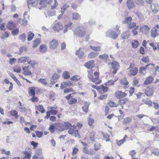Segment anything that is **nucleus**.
<instances>
[{"label":"nucleus","mask_w":159,"mask_h":159,"mask_svg":"<svg viewBox=\"0 0 159 159\" xmlns=\"http://www.w3.org/2000/svg\"><path fill=\"white\" fill-rule=\"evenodd\" d=\"M86 29L82 26H79L75 30L74 35L79 37H83L85 36L86 33Z\"/></svg>","instance_id":"f257e3e1"},{"label":"nucleus","mask_w":159,"mask_h":159,"mask_svg":"<svg viewBox=\"0 0 159 159\" xmlns=\"http://www.w3.org/2000/svg\"><path fill=\"white\" fill-rule=\"evenodd\" d=\"M58 3L57 1L56 0H54V2L53 5H51V10L49 11L46 14L45 13V16L46 17L48 16H54L56 14V11L53 10L55 9L57 6Z\"/></svg>","instance_id":"f03ea898"},{"label":"nucleus","mask_w":159,"mask_h":159,"mask_svg":"<svg viewBox=\"0 0 159 159\" xmlns=\"http://www.w3.org/2000/svg\"><path fill=\"white\" fill-rule=\"evenodd\" d=\"M88 77L90 79V80L93 82H95L99 78V73L98 72H94V75L95 77L94 78H93V72L92 70H90L89 71H88Z\"/></svg>","instance_id":"7ed1b4c3"},{"label":"nucleus","mask_w":159,"mask_h":159,"mask_svg":"<svg viewBox=\"0 0 159 159\" xmlns=\"http://www.w3.org/2000/svg\"><path fill=\"white\" fill-rule=\"evenodd\" d=\"M52 2V0H41L39 4L41 5L40 7H39L38 8L39 10H41L42 8L45 7H47L48 4H50Z\"/></svg>","instance_id":"20e7f679"},{"label":"nucleus","mask_w":159,"mask_h":159,"mask_svg":"<svg viewBox=\"0 0 159 159\" xmlns=\"http://www.w3.org/2000/svg\"><path fill=\"white\" fill-rule=\"evenodd\" d=\"M118 34L117 33L111 30H108L106 33V36L107 37L113 39H116L117 38Z\"/></svg>","instance_id":"39448f33"},{"label":"nucleus","mask_w":159,"mask_h":159,"mask_svg":"<svg viewBox=\"0 0 159 159\" xmlns=\"http://www.w3.org/2000/svg\"><path fill=\"white\" fill-rule=\"evenodd\" d=\"M38 0H27L28 7L30 11V5L35 7L37 8H38Z\"/></svg>","instance_id":"423d86ee"},{"label":"nucleus","mask_w":159,"mask_h":159,"mask_svg":"<svg viewBox=\"0 0 159 159\" xmlns=\"http://www.w3.org/2000/svg\"><path fill=\"white\" fill-rule=\"evenodd\" d=\"M63 29V26L61 23L58 22L56 23L52 27V29L55 32H59Z\"/></svg>","instance_id":"0eeeda50"},{"label":"nucleus","mask_w":159,"mask_h":159,"mask_svg":"<svg viewBox=\"0 0 159 159\" xmlns=\"http://www.w3.org/2000/svg\"><path fill=\"white\" fill-rule=\"evenodd\" d=\"M49 47L52 49H54L57 48L58 46V42L55 39H53L49 42Z\"/></svg>","instance_id":"6e6552de"},{"label":"nucleus","mask_w":159,"mask_h":159,"mask_svg":"<svg viewBox=\"0 0 159 159\" xmlns=\"http://www.w3.org/2000/svg\"><path fill=\"white\" fill-rule=\"evenodd\" d=\"M116 97L118 99L126 97L127 94L125 92H123L122 91L118 90L115 93Z\"/></svg>","instance_id":"1a4fd4ad"},{"label":"nucleus","mask_w":159,"mask_h":159,"mask_svg":"<svg viewBox=\"0 0 159 159\" xmlns=\"http://www.w3.org/2000/svg\"><path fill=\"white\" fill-rule=\"evenodd\" d=\"M109 64L111 65L112 68L114 70L112 72L113 73V74H115L116 73L117 70H118L120 67L119 64L116 61H114L112 63L110 62Z\"/></svg>","instance_id":"9d476101"},{"label":"nucleus","mask_w":159,"mask_h":159,"mask_svg":"<svg viewBox=\"0 0 159 159\" xmlns=\"http://www.w3.org/2000/svg\"><path fill=\"white\" fill-rule=\"evenodd\" d=\"M30 66H25L23 68V74L26 76L30 75L32 74V72L30 70Z\"/></svg>","instance_id":"9b49d317"},{"label":"nucleus","mask_w":159,"mask_h":159,"mask_svg":"<svg viewBox=\"0 0 159 159\" xmlns=\"http://www.w3.org/2000/svg\"><path fill=\"white\" fill-rule=\"evenodd\" d=\"M150 28L147 25H143L139 28L140 31L142 33L146 34L150 30Z\"/></svg>","instance_id":"f8f14e48"},{"label":"nucleus","mask_w":159,"mask_h":159,"mask_svg":"<svg viewBox=\"0 0 159 159\" xmlns=\"http://www.w3.org/2000/svg\"><path fill=\"white\" fill-rule=\"evenodd\" d=\"M151 36L153 38L159 35V31L155 28H152L151 30Z\"/></svg>","instance_id":"ddd939ff"},{"label":"nucleus","mask_w":159,"mask_h":159,"mask_svg":"<svg viewBox=\"0 0 159 159\" xmlns=\"http://www.w3.org/2000/svg\"><path fill=\"white\" fill-rule=\"evenodd\" d=\"M153 80V78L151 76H148L146 78L145 81L143 82V84L145 85L150 84Z\"/></svg>","instance_id":"4468645a"},{"label":"nucleus","mask_w":159,"mask_h":159,"mask_svg":"<svg viewBox=\"0 0 159 159\" xmlns=\"http://www.w3.org/2000/svg\"><path fill=\"white\" fill-rule=\"evenodd\" d=\"M57 107H48V111L52 115H55L58 112V111L57 110Z\"/></svg>","instance_id":"2eb2a0df"},{"label":"nucleus","mask_w":159,"mask_h":159,"mask_svg":"<svg viewBox=\"0 0 159 159\" xmlns=\"http://www.w3.org/2000/svg\"><path fill=\"white\" fill-rule=\"evenodd\" d=\"M75 54L80 59L83 58L84 55V52L82 50V49L80 48L76 51Z\"/></svg>","instance_id":"dca6fc26"},{"label":"nucleus","mask_w":159,"mask_h":159,"mask_svg":"<svg viewBox=\"0 0 159 159\" xmlns=\"http://www.w3.org/2000/svg\"><path fill=\"white\" fill-rule=\"evenodd\" d=\"M29 58L27 57H22L19 58L17 59V61L18 63H25L28 62Z\"/></svg>","instance_id":"f3484780"},{"label":"nucleus","mask_w":159,"mask_h":159,"mask_svg":"<svg viewBox=\"0 0 159 159\" xmlns=\"http://www.w3.org/2000/svg\"><path fill=\"white\" fill-rule=\"evenodd\" d=\"M153 93V88L152 87L147 88L145 92V94L147 96H150Z\"/></svg>","instance_id":"a211bd4d"},{"label":"nucleus","mask_w":159,"mask_h":159,"mask_svg":"<svg viewBox=\"0 0 159 159\" xmlns=\"http://www.w3.org/2000/svg\"><path fill=\"white\" fill-rule=\"evenodd\" d=\"M126 5L127 7L129 9L134 8L135 6L133 0H127L126 2Z\"/></svg>","instance_id":"6ab92c4d"},{"label":"nucleus","mask_w":159,"mask_h":159,"mask_svg":"<svg viewBox=\"0 0 159 159\" xmlns=\"http://www.w3.org/2000/svg\"><path fill=\"white\" fill-rule=\"evenodd\" d=\"M130 36L129 30H127L123 32L121 35V37L123 39H127Z\"/></svg>","instance_id":"aec40b11"},{"label":"nucleus","mask_w":159,"mask_h":159,"mask_svg":"<svg viewBox=\"0 0 159 159\" xmlns=\"http://www.w3.org/2000/svg\"><path fill=\"white\" fill-rule=\"evenodd\" d=\"M83 152L84 153L89 155H93L95 153V152L92 148L88 149L86 148H84Z\"/></svg>","instance_id":"412c9836"},{"label":"nucleus","mask_w":159,"mask_h":159,"mask_svg":"<svg viewBox=\"0 0 159 159\" xmlns=\"http://www.w3.org/2000/svg\"><path fill=\"white\" fill-rule=\"evenodd\" d=\"M94 62L93 60H91L85 63L84 66L87 68L91 69L93 67V64Z\"/></svg>","instance_id":"4be33fe9"},{"label":"nucleus","mask_w":159,"mask_h":159,"mask_svg":"<svg viewBox=\"0 0 159 159\" xmlns=\"http://www.w3.org/2000/svg\"><path fill=\"white\" fill-rule=\"evenodd\" d=\"M7 28L9 30H11L16 27V24L12 21H9L7 24Z\"/></svg>","instance_id":"5701e85b"},{"label":"nucleus","mask_w":159,"mask_h":159,"mask_svg":"<svg viewBox=\"0 0 159 159\" xmlns=\"http://www.w3.org/2000/svg\"><path fill=\"white\" fill-rule=\"evenodd\" d=\"M40 51L42 53L46 52L47 50V47L46 45L42 44L39 47Z\"/></svg>","instance_id":"b1692460"},{"label":"nucleus","mask_w":159,"mask_h":159,"mask_svg":"<svg viewBox=\"0 0 159 159\" xmlns=\"http://www.w3.org/2000/svg\"><path fill=\"white\" fill-rule=\"evenodd\" d=\"M151 9L152 12L156 13L159 10V8L157 5L155 4H152L151 5Z\"/></svg>","instance_id":"393cba45"},{"label":"nucleus","mask_w":159,"mask_h":159,"mask_svg":"<svg viewBox=\"0 0 159 159\" xmlns=\"http://www.w3.org/2000/svg\"><path fill=\"white\" fill-rule=\"evenodd\" d=\"M72 19L76 20H80V16L78 13L74 12L72 14Z\"/></svg>","instance_id":"a878e982"},{"label":"nucleus","mask_w":159,"mask_h":159,"mask_svg":"<svg viewBox=\"0 0 159 159\" xmlns=\"http://www.w3.org/2000/svg\"><path fill=\"white\" fill-rule=\"evenodd\" d=\"M138 70L137 68H134L129 70V73L130 75H135L138 72Z\"/></svg>","instance_id":"bb28decb"},{"label":"nucleus","mask_w":159,"mask_h":159,"mask_svg":"<svg viewBox=\"0 0 159 159\" xmlns=\"http://www.w3.org/2000/svg\"><path fill=\"white\" fill-rule=\"evenodd\" d=\"M99 54L98 52H92L89 53L88 54V57L90 58H94L96 57Z\"/></svg>","instance_id":"cd10ccee"},{"label":"nucleus","mask_w":159,"mask_h":159,"mask_svg":"<svg viewBox=\"0 0 159 159\" xmlns=\"http://www.w3.org/2000/svg\"><path fill=\"white\" fill-rule=\"evenodd\" d=\"M35 88L34 87L30 88L28 93L29 95L31 96L34 97L35 95Z\"/></svg>","instance_id":"c85d7f7f"},{"label":"nucleus","mask_w":159,"mask_h":159,"mask_svg":"<svg viewBox=\"0 0 159 159\" xmlns=\"http://www.w3.org/2000/svg\"><path fill=\"white\" fill-rule=\"evenodd\" d=\"M19 103L20 104V106L18 107V108L20 111L22 112H26L27 111V108L23 105H21V102H19Z\"/></svg>","instance_id":"c756f323"},{"label":"nucleus","mask_w":159,"mask_h":159,"mask_svg":"<svg viewBox=\"0 0 159 159\" xmlns=\"http://www.w3.org/2000/svg\"><path fill=\"white\" fill-rule=\"evenodd\" d=\"M131 44L133 48H136L138 46L139 42L136 40H134L131 41Z\"/></svg>","instance_id":"7c9ffc66"},{"label":"nucleus","mask_w":159,"mask_h":159,"mask_svg":"<svg viewBox=\"0 0 159 159\" xmlns=\"http://www.w3.org/2000/svg\"><path fill=\"white\" fill-rule=\"evenodd\" d=\"M24 156L23 159H30L31 155L29 152L26 151L24 152Z\"/></svg>","instance_id":"2f4dec72"},{"label":"nucleus","mask_w":159,"mask_h":159,"mask_svg":"<svg viewBox=\"0 0 159 159\" xmlns=\"http://www.w3.org/2000/svg\"><path fill=\"white\" fill-rule=\"evenodd\" d=\"M127 101L128 100L126 98H124L122 100H119V105L121 106V109H122L123 108V105L125 104Z\"/></svg>","instance_id":"473e14b6"},{"label":"nucleus","mask_w":159,"mask_h":159,"mask_svg":"<svg viewBox=\"0 0 159 159\" xmlns=\"http://www.w3.org/2000/svg\"><path fill=\"white\" fill-rule=\"evenodd\" d=\"M62 75L63 78L66 79H69L70 77V74L67 71H64L62 73Z\"/></svg>","instance_id":"72a5a7b5"},{"label":"nucleus","mask_w":159,"mask_h":159,"mask_svg":"<svg viewBox=\"0 0 159 159\" xmlns=\"http://www.w3.org/2000/svg\"><path fill=\"white\" fill-rule=\"evenodd\" d=\"M89 106V103L88 102H85L84 106L82 107L83 110L84 112H88Z\"/></svg>","instance_id":"f704fd0d"},{"label":"nucleus","mask_w":159,"mask_h":159,"mask_svg":"<svg viewBox=\"0 0 159 159\" xmlns=\"http://www.w3.org/2000/svg\"><path fill=\"white\" fill-rule=\"evenodd\" d=\"M40 40L38 39L34 40L33 44V47L34 48L37 47L38 45L40 43Z\"/></svg>","instance_id":"c9c22d12"},{"label":"nucleus","mask_w":159,"mask_h":159,"mask_svg":"<svg viewBox=\"0 0 159 159\" xmlns=\"http://www.w3.org/2000/svg\"><path fill=\"white\" fill-rule=\"evenodd\" d=\"M132 20V18L131 17H125V18L124 20L123 21V23H125V24L127 23V25H128V24H129V23L130 22H131Z\"/></svg>","instance_id":"e433bc0d"},{"label":"nucleus","mask_w":159,"mask_h":159,"mask_svg":"<svg viewBox=\"0 0 159 159\" xmlns=\"http://www.w3.org/2000/svg\"><path fill=\"white\" fill-rule=\"evenodd\" d=\"M101 145L99 143H96L94 144V149L95 151H97L101 149Z\"/></svg>","instance_id":"4c0bfd02"},{"label":"nucleus","mask_w":159,"mask_h":159,"mask_svg":"<svg viewBox=\"0 0 159 159\" xmlns=\"http://www.w3.org/2000/svg\"><path fill=\"white\" fill-rule=\"evenodd\" d=\"M146 67H142L140 68L139 70V73L143 75H144L146 73Z\"/></svg>","instance_id":"58836bf2"},{"label":"nucleus","mask_w":159,"mask_h":159,"mask_svg":"<svg viewBox=\"0 0 159 159\" xmlns=\"http://www.w3.org/2000/svg\"><path fill=\"white\" fill-rule=\"evenodd\" d=\"M133 85L135 86H139L140 85L139 80L136 78H134L133 82Z\"/></svg>","instance_id":"ea45409f"},{"label":"nucleus","mask_w":159,"mask_h":159,"mask_svg":"<svg viewBox=\"0 0 159 159\" xmlns=\"http://www.w3.org/2000/svg\"><path fill=\"white\" fill-rule=\"evenodd\" d=\"M34 34L31 32H29L28 34L27 40L28 41H30L33 39L34 36Z\"/></svg>","instance_id":"a19ab883"},{"label":"nucleus","mask_w":159,"mask_h":159,"mask_svg":"<svg viewBox=\"0 0 159 159\" xmlns=\"http://www.w3.org/2000/svg\"><path fill=\"white\" fill-rule=\"evenodd\" d=\"M80 78L81 77L79 75H75L70 78V80L75 81H77L80 80Z\"/></svg>","instance_id":"79ce46f5"},{"label":"nucleus","mask_w":159,"mask_h":159,"mask_svg":"<svg viewBox=\"0 0 159 159\" xmlns=\"http://www.w3.org/2000/svg\"><path fill=\"white\" fill-rule=\"evenodd\" d=\"M132 119L129 117H127L125 118L123 120V123L124 124H127L129 123L132 121Z\"/></svg>","instance_id":"37998d69"},{"label":"nucleus","mask_w":159,"mask_h":159,"mask_svg":"<svg viewBox=\"0 0 159 159\" xmlns=\"http://www.w3.org/2000/svg\"><path fill=\"white\" fill-rule=\"evenodd\" d=\"M89 48L93 50L96 51H99L101 50V48L100 46L95 47L90 45Z\"/></svg>","instance_id":"c03bdc74"},{"label":"nucleus","mask_w":159,"mask_h":159,"mask_svg":"<svg viewBox=\"0 0 159 159\" xmlns=\"http://www.w3.org/2000/svg\"><path fill=\"white\" fill-rule=\"evenodd\" d=\"M69 83L68 82H63L61 83V85L60 86V88L61 89H63V88L66 87L67 86H70V85H68Z\"/></svg>","instance_id":"a18cd8bd"},{"label":"nucleus","mask_w":159,"mask_h":159,"mask_svg":"<svg viewBox=\"0 0 159 159\" xmlns=\"http://www.w3.org/2000/svg\"><path fill=\"white\" fill-rule=\"evenodd\" d=\"M36 107L37 109L42 113H43L45 112V110L44 109L43 107L42 106L39 105L36 106Z\"/></svg>","instance_id":"49530a36"},{"label":"nucleus","mask_w":159,"mask_h":159,"mask_svg":"<svg viewBox=\"0 0 159 159\" xmlns=\"http://www.w3.org/2000/svg\"><path fill=\"white\" fill-rule=\"evenodd\" d=\"M121 83L124 85H127L129 84L128 81L127 80L126 78H124L120 80Z\"/></svg>","instance_id":"de8ad7c7"},{"label":"nucleus","mask_w":159,"mask_h":159,"mask_svg":"<svg viewBox=\"0 0 159 159\" xmlns=\"http://www.w3.org/2000/svg\"><path fill=\"white\" fill-rule=\"evenodd\" d=\"M68 102L69 104H75L77 103V100L74 98H72L71 99L69 100Z\"/></svg>","instance_id":"09e8293b"},{"label":"nucleus","mask_w":159,"mask_h":159,"mask_svg":"<svg viewBox=\"0 0 159 159\" xmlns=\"http://www.w3.org/2000/svg\"><path fill=\"white\" fill-rule=\"evenodd\" d=\"M88 121L89 125L91 127L93 126V124L94 123V120L91 117H89L88 118Z\"/></svg>","instance_id":"8fccbe9b"},{"label":"nucleus","mask_w":159,"mask_h":159,"mask_svg":"<svg viewBox=\"0 0 159 159\" xmlns=\"http://www.w3.org/2000/svg\"><path fill=\"white\" fill-rule=\"evenodd\" d=\"M10 114L12 116H14L16 118H17L18 116L17 112L15 110H11L10 111Z\"/></svg>","instance_id":"3c124183"},{"label":"nucleus","mask_w":159,"mask_h":159,"mask_svg":"<svg viewBox=\"0 0 159 159\" xmlns=\"http://www.w3.org/2000/svg\"><path fill=\"white\" fill-rule=\"evenodd\" d=\"M68 7H69V6L68 4H65L63 7L61 8L60 11L61 13H62V14H63L65 10Z\"/></svg>","instance_id":"603ef678"},{"label":"nucleus","mask_w":159,"mask_h":159,"mask_svg":"<svg viewBox=\"0 0 159 159\" xmlns=\"http://www.w3.org/2000/svg\"><path fill=\"white\" fill-rule=\"evenodd\" d=\"M0 152L1 154H4L6 155H9L10 154V152L9 151H6L4 149H2L0 150Z\"/></svg>","instance_id":"864d4df0"},{"label":"nucleus","mask_w":159,"mask_h":159,"mask_svg":"<svg viewBox=\"0 0 159 159\" xmlns=\"http://www.w3.org/2000/svg\"><path fill=\"white\" fill-rule=\"evenodd\" d=\"M26 35L24 34H22L20 36L19 39L22 42H24L26 39Z\"/></svg>","instance_id":"5fc2aeb1"},{"label":"nucleus","mask_w":159,"mask_h":159,"mask_svg":"<svg viewBox=\"0 0 159 159\" xmlns=\"http://www.w3.org/2000/svg\"><path fill=\"white\" fill-rule=\"evenodd\" d=\"M136 25V24L135 23L131 22L127 25L128 28L130 29H131L135 26Z\"/></svg>","instance_id":"6e6d98bb"},{"label":"nucleus","mask_w":159,"mask_h":159,"mask_svg":"<svg viewBox=\"0 0 159 159\" xmlns=\"http://www.w3.org/2000/svg\"><path fill=\"white\" fill-rule=\"evenodd\" d=\"M95 132H93L90 134V138L92 141H94L96 139L95 136Z\"/></svg>","instance_id":"4d7b16f0"},{"label":"nucleus","mask_w":159,"mask_h":159,"mask_svg":"<svg viewBox=\"0 0 159 159\" xmlns=\"http://www.w3.org/2000/svg\"><path fill=\"white\" fill-rule=\"evenodd\" d=\"M152 153L155 156H159V149H155L153 150Z\"/></svg>","instance_id":"13d9d810"},{"label":"nucleus","mask_w":159,"mask_h":159,"mask_svg":"<svg viewBox=\"0 0 159 159\" xmlns=\"http://www.w3.org/2000/svg\"><path fill=\"white\" fill-rule=\"evenodd\" d=\"M135 2L139 6H142L143 5L144 2L143 0H135Z\"/></svg>","instance_id":"bf43d9fd"},{"label":"nucleus","mask_w":159,"mask_h":159,"mask_svg":"<svg viewBox=\"0 0 159 159\" xmlns=\"http://www.w3.org/2000/svg\"><path fill=\"white\" fill-rule=\"evenodd\" d=\"M118 78H116L114 80H109L107 83H106L108 85H112L114 83L118 80Z\"/></svg>","instance_id":"052dcab7"},{"label":"nucleus","mask_w":159,"mask_h":159,"mask_svg":"<svg viewBox=\"0 0 159 159\" xmlns=\"http://www.w3.org/2000/svg\"><path fill=\"white\" fill-rule=\"evenodd\" d=\"M139 26L137 25L136 26V27L132 30V32L133 34V36H134L136 34H137L138 33V32L137 30L138 29Z\"/></svg>","instance_id":"680f3d73"},{"label":"nucleus","mask_w":159,"mask_h":159,"mask_svg":"<svg viewBox=\"0 0 159 159\" xmlns=\"http://www.w3.org/2000/svg\"><path fill=\"white\" fill-rule=\"evenodd\" d=\"M21 68L20 67L16 66L13 68V70L17 73H20L21 71Z\"/></svg>","instance_id":"e2e57ef3"},{"label":"nucleus","mask_w":159,"mask_h":159,"mask_svg":"<svg viewBox=\"0 0 159 159\" xmlns=\"http://www.w3.org/2000/svg\"><path fill=\"white\" fill-rule=\"evenodd\" d=\"M73 91L71 88L66 89L64 90V93H71Z\"/></svg>","instance_id":"0e129e2a"},{"label":"nucleus","mask_w":159,"mask_h":159,"mask_svg":"<svg viewBox=\"0 0 159 159\" xmlns=\"http://www.w3.org/2000/svg\"><path fill=\"white\" fill-rule=\"evenodd\" d=\"M64 126H65L66 129H67L72 127L71 124L68 122H65L64 123Z\"/></svg>","instance_id":"69168bd1"},{"label":"nucleus","mask_w":159,"mask_h":159,"mask_svg":"<svg viewBox=\"0 0 159 159\" xmlns=\"http://www.w3.org/2000/svg\"><path fill=\"white\" fill-rule=\"evenodd\" d=\"M109 105L111 107H116L117 106L115 103L112 101H111L109 102Z\"/></svg>","instance_id":"338daca9"},{"label":"nucleus","mask_w":159,"mask_h":159,"mask_svg":"<svg viewBox=\"0 0 159 159\" xmlns=\"http://www.w3.org/2000/svg\"><path fill=\"white\" fill-rule=\"evenodd\" d=\"M19 31V29L17 28L13 30L11 32L12 35L13 36L16 35L18 34Z\"/></svg>","instance_id":"774afa93"}]
</instances>
